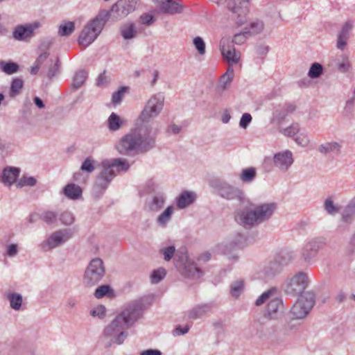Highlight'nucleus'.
<instances>
[{
    "instance_id": "obj_8",
    "label": "nucleus",
    "mask_w": 355,
    "mask_h": 355,
    "mask_svg": "<svg viewBox=\"0 0 355 355\" xmlns=\"http://www.w3.org/2000/svg\"><path fill=\"white\" fill-rule=\"evenodd\" d=\"M309 284L307 275L304 272H298L291 277L288 278L284 284V291L286 294L295 297L303 295Z\"/></svg>"
},
{
    "instance_id": "obj_26",
    "label": "nucleus",
    "mask_w": 355,
    "mask_h": 355,
    "mask_svg": "<svg viewBox=\"0 0 355 355\" xmlns=\"http://www.w3.org/2000/svg\"><path fill=\"white\" fill-rule=\"evenodd\" d=\"M124 124V121L116 113L112 112L107 120V125L110 132L119 130Z\"/></svg>"
},
{
    "instance_id": "obj_27",
    "label": "nucleus",
    "mask_w": 355,
    "mask_h": 355,
    "mask_svg": "<svg viewBox=\"0 0 355 355\" xmlns=\"http://www.w3.org/2000/svg\"><path fill=\"white\" fill-rule=\"evenodd\" d=\"M264 28L263 22L261 20H256L252 21L249 27H245V33H248L249 36L254 35L260 33Z\"/></svg>"
},
{
    "instance_id": "obj_43",
    "label": "nucleus",
    "mask_w": 355,
    "mask_h": 355,
    "mask_svg": "<svg viewBox=\"0 0 355 355\" xmlns=\"http://www.w3.org/2000/svg\"><path fill=\"white\" fill-rule=\"evenodd\" d=\"M166 275V271L163 268H159L153 271L151 274V281L153 283L157 284L161 282Z\"/></svg>"
},
{
    "instance_id": "obj_50",
    "label": "nucleus",
    "mask_w": 355,
    "mask_h": 355,
    "mask_svg": "<svg viewBox=\"0 0 355 355\" xmlns=\"http://www.w3.org/2000/svg\"><path fill=\"white\" fill-rule=\"evenodd\" d=\"M277 291L275 288H271L266 292H263L255 301V305L260 306L263 304L266 300Z\"/></svg>"
},
{
    "instance_id": "obj_32",
    "label": "nucleus",
    "mask_w": 355,
    "mask_h": 355,
    "mask_svg": "<svg viewBox=\"0 0 355 355\" xmlns=\"http://www.w3.org/2000/svg\"><path fill=\"white\" fill-rule=\"evenodd\" d=\"M173 207H168L163 213H162L157 219V223L162 227H166V224L171 220L173 214Z\"/></svg>"
},
{
    "instance_id": "obj_51",
    "label": "nucleus",
    "mask_w": 355,
    "mask_h": 355,
    "mask_svg": "<svg viewBox=\"0 0 355 355\" xmlns=\"http://www.w3.org/2000/svg\"><path fill=\"white\" fill-rule=\"evenodd\" d=\"M324 208L329 214H334L338 211V207L334 205L331 198H327L325 200Z\"/></svg>"
},
{
    "instance_id": "obj_19",
    "label": "nucleus",
    "mask_w": 355,
    "mask_h": 355,
    "mask_svg": "<svg viewBox=\"0 0 355 355\" xmlns=\"http://www.w3.org/2000/svg\"><path fill=\"white\" fill-rule=\"evenodd\" d=\"M221 54L223 57L232 65L233 64H237L240 60V53L236 51L233 46H226L225 44L220 43V47Z\"/></svg>"
},
{
    "instance_id": "obj_57",
    "label": "nucleus",
    "mask_w": 355,
    "mask_h": 355,
    "mask_svg": "<svg viewBox=\"0 0 355 355\" xmlns=\"http://www.w3.org/2000/svg\"><path fill=\"white\" fill-rule=\"evenodd\" d=\"M280 265L276 262H270L269 266L266 268V273L268 275H274L280 272Z\"/></svg>"
},
{
    "instance_id": "obj_61",
    "label": "nucleus",
    "mask_w": 355,
    "mask_h": 355,
    "mask_svg": "<svg viewBox=\"0 0 355 355\" xmlns=\"http://www.w3.org/2000/svg\"><path fill=\"white\" fill-rule=\"evenodd\" d=\"M295 142L302 146H306L309 144V139L306 134H300L299 135H297L295 138Z\"/></svg>"
},
{
    "instance_id": "obj_22",
    "label": "nucleus",
    "mask_w": 355,
    "mask_h": 355,
    "mask_svg": "<svg viewBox=\"0 0 355 355\" xmlns=\"http://www.w3.org/2000/svg\"><path fill=\"white\" fill-rule=\"evenodd\" d=\"M19 169L15 167H9L3 169L1 181L8 186L14 183L19 175Z\"/></svg>"
},
{
    "instance_id": "obj_46",
    "label": "nucleus",
    "mask_w": 355,
    "mask_h": 355,
    "mask_svg": "<svg viewBox=\"0 0 355 355\" xmlns=\"http://www.w3.org/2000/svg\"><path fill=\"white\" fill-rule=\"evenodd\" d=\"M355 214V202H350L345 209L342 218L345 222L351 220L352 216Z\"/></svg>"
},
{
    "instance_id": "obj_60",
    "label": "nucleus",
    "mask_w": 355,
    "mask_h": 355,
    "mask_svg": "<svg viewBox=\"0 0 355 355\" xmlns=\"http://www.w3.org/2000/svg\"><path fill=\"white\" fill-rule=\"evenodd\" d=\"M125 89V87H123L118 91L113 93L112 101L114 103L118 104L121 101Z\"/></svg>"
},
{
    "instance_id": "obj_41",
    "label": "nucleus",
    "mask_w": 355,
    "mask_h": 355,
    "mask_svg": "<svg viewBox=\"0 0 355 355\" xmlns=\"http://www.w3.org/2000/svg\"><path fill=\"white\" fill-rule=\"evenodd\" d=\"M165 198L162 195L155 196L150 205V209L153 211H159L164 205Z\"/></svg>"
},
{
    "instance_id": "obj_59",
    "label": "nucleus",
    "mask_w": 355,
    "mask_h": 355,
    "mask_svg": "<svg viewBox=\"0 0 355 355\" xmlns=\"http://www.w3.org/2000/svg\"><path fill=\"white\" fill-rule=\"evenodd\" d=\"M351 67L348 58H344L342 62L337 64V69L342 73H346Z\"/></svg>"
},
{
    "instance_id": "obj_45",
    "label": "nucleus",
    "mask_w": 355,
    "mask_h": 355,
    "mask_svg": "<svg viewBox=\"0 0 355 355\" xmlns=\"http://www.w3.org/2000/svg\"><path fill=\"white\" fill-rule=\"evenodd\" d=\"M300 129L299 123H293L289 127L281 130V132L286 137H294L299 132Z\"/></svg>"
},
{
    "instance_id": "obj_49",
    "label": "nucleus",
    "mask_w": 355,
    "mask_h": 355,
    "mask_svg": "<svg viewBox=\"0 0 355 355\" xmlns=\"http://www.w3.org/2000/svg\"><path fill=\"white\" fill-rule=\"evenodd\" d=\"M94 169V160L90 157L86 158L80 166V170L83 172L92 173Z\"/></svg>"
},
{
    "instance_id": "obj_62",
    "label": "nucleus",
    "mask_w": 355,
    "mask_h": 355,
    "mask_svg": "<svg viewBox=\"0 0 355 355\" xmlns=\"http://www.w3.org/2000/svg\"><path fill=\"white\" fill-rule=\"evenodd\" d=\"M91 315L99 318L104 317L105 315V307L103 305H98L91 311Z\"/></svg>"
},
{
    "instance_id": "obj_2",
    "label": "nucleus",
    "mask_w": 355,
    "mask_h": 355,
    "mask_svg": "<svg viewBox=\"0 0 355 355\" xmlns=\"http://www.w3.org/2000/svg\"><path fill=\"white\" fill-rule=\"evenodd\" d=\"M144 309L143 299L133 301L105 328V336L112 337V342L117 345L122 344L128 336V333L125 330L130 328L142 316Z\"/></svg>"
},
{
    "instance_id": "obj_63",
    "label": "nucleus",
    "mask_w": 355,
    "mask_h": 355,
    "mask_svg": "<svg viewBox=\"0 0 355 355\" xmlns=\"http://www.w3.org/2000/svg\"><path fill=\"white\" fill-rule=\"evenodd\" d=\"M348 40H349V38L347 37L342 36L340 35H338L336 47L338 49L343 50L347 44Z\"/></svg>"
},
{
    "instance_id": "obj_1",
    "label": "nucleus",
    "mask_w": 355,
    "mask_h": 355,
    "mask_svg": "<svg viewBox=\"0 0 355 355\" xmlns=\"http://www.w3.org/2000/svg\"><path fill=\"white\" fill-rule=\"evenodd\" d=\"M156 135L151 124L141 123L123 135L116 144V149L126 156L146 153L155 146Z\"/></svg>"
},
{
    "instance_id": "obj_15",
    "label": "nucleus",
    "mask_w": 355,
    "mask_h": 355,
    "mask_svg": "<svg viewBox=\"0 0 355 355\" xmlns=\"http://www.w3.org/2000/svg\"><path fill=\"white\" fill-rule=\"evenodd\" d=\"M160 12L167 15L180 14L183 11V6L180 2L173 0H156Z\"/></svg>"
},
{
    "instance_id": "obj_28",
    "label": "nucleus",
    "mask_w": 355,
    "mask_h": 355,
    "mask_svg": "<svg viewBox=\"0 0 355 355\" xmlns=\"http://www.w3.org/2000/svg\"><path fill=\"white\" fill-rule=\"evenodd\" d=\"M7 298L10 302V307L14 310H19L22 304V296L17 293H10L7 295Z\"/></svg>"
},
{
    "instance_id": "obj_55",
    "label": "nucleus",
    "mask_w": 355,
    "mask_h": 355,
    "mask_svg": "<svg viewBox=\"0 0 355 355\" xmlns=\"http://www.w3.org/2000/svg\"><path fill=\"white\" fill-rule=\"evenodd\" d=\"M353 28V23L352 21H347L344 23L340 31L339 32L338 35H340L342 36L347 37L349 38V33Z\"/></svg>"
},
{
    "instance_id": "obj_12",
    "label": "nucleus",
    "mask_w": 355,
    "mask_h": 355,
    "mask_svg": "<svg viewBox=\"0 0 355 355\" xmlns=\"http://www.w3.org/2000/svg\"><path fill=\"white\" fill-rule=\"evenodd\" d=\"M73 236L70 230H61L53 233L41 244L43 251L47 252L64 243Z\"/></svg>"
},
{
    "instance_id": "obj_10",
    "label": "nucleus",
    "mask_w": 355,
    "mask_h": 355,
    "mask_svg": "<svg viewBox=\"0 0 355 355\" xmlns=\"http://www.w3.org/2000/svg\"><path fill=\"white\" fill-rule=\"evenodd\" d=\"M327 245V239L323 236L315 237L306 243L302 248L301 255L304 261L309 262L315 257L318 251L322 250Z\"/></svg>"
},
{
    "instance_id": "obj_17",
    "label": "nucleus",
    "mask_w": 355,
    "mask_h": 355,
    "mask_svg": "<svg viewBox=\"0 0 355 355\" xmlns=\"http://www.w3.org/2000/svg\"><path fill=\"white\" fill-rule=\"evenodd\" d=\"M219 195L227 200H237L242 201L243 193L239 189L227 184H223L218 188Z\"/></svg>"
},
{
    "instance_id": "obj_53",
    "label": "nucleus",
    "mask_w": 355,
    "mask_h": 355,
    "mask_svg": "<svg viewBox=\"0 0 355 355\" xmlns=\"http://www.w3.org/2000/svg\"><path fill=\"white\" fill-rule=\"evenodd\" d=\"M175 248L173 245L168 246L160 249V253L164 255V260L166 261H170L174 256Z\"/></svg>"
},
{
    "instance_id": "obj_4",
    "label": "nucleus",
    "mask_w": 355,
    "mask_h": 355,
    "mask_svg": "<svg viewBox=\"0 0 355 355\" xmlns=\"http://www.w3.org/2000/svg\"><path fill=\"white\" fill-rule=\"evenodd\" d=\"M109 17L108 12L101 11L89 24L84 27L78 37V44L84 46L91 44L103 30Z\"/></svg>"
},
{
    "instance_id": "obj_25",
    "label": "nucleus",
    "mask_w": 355,
    "mask_h": 355,
    "mask_svg": "<svg viewBox=\"0 0 355 355\" xmlns=\"http://www.w3.org/2000/svg\"><path fill=\"white\" fill-rule=\"evenodd\" d=\"M341 149V145L336 142V141H331V142H326L324 144H320L318 148V150L324 155L330 153H335L336 154H340Z\"/></svg>"
},
{
    "instance_id": "obj_37",
    "label": "nucleus",
    "mask_w": 355,
    "mask_h": 355,
    "mask_svg": "<svg viewBox=\"0 0 355 355\" xmlns=\"http://www.w3.org/2000/svg\"><path fill=\"white\" fill-rule=\"evenodd\" d=\"M257 176L256 169L250 167L245 168L242 171L240 178L243 182H251Z\"/></svg>"
},
{
    "instance_id": "obj_23",
    "label": "nucleus",
    "mask_w": 355,
    "mask_h": 355,
    "mask_svg": "<svg viewBox=\"0 0 355 355\" xmlns=\"http://www.w3.org/2000/svg\"><path fill=\"white\" fill-rule=\"evenodd\" d=\"M63 193L69 199L77 200L81 198L83 190L78 185L70 183L64 187Z\"/></svg>"
},
{
    "instance_id": "obj_9",
    "label": "nucleus",
    "mask_w": 355,
    "mask_h": 355,
    "mask_svg": "<svg viewBox=\"0 0 355 355\" xmlns=\"http://www.w3.org/2000/svg\"><path fill=\"white\" fill-rule=\"evenodd\" d=\"M249 0H228L227 8L230 17L238 25L243 24L249 12Z\"/></svg>"
},
{
    "instance_id": "obj_56",
    "label": "nucleus",
    "mask_w": 355,
    "mask_h": 355,
    "mask_svg": "<svg viewBox=\"0 0 355 355\" xmlns=\"http://www.w3.org/2000/svg\"><path fill=\"white\" fill-rule=\"evenodd\" d=\"M139 22L145 26H150L155 22L154 16L149 13H144L139 17Z\"/></svg>"
},
{
    "instance_id": "obj_16",
    "label": "nucleus",
    "mask_w": 355,
    "mask_h": 355,
    "mask_svg": "<svg viewBox=\"0 0 355 355\" xmlns=\"http://www.w3.org/2000/svg\"><path fill=\"white\" fill-rule=\"evenodd\" d=\"M276 208L277 204L275 202L263 203L257 206L254 210L259 224L268 220L272 216Z\"/></svg>"
},
{
    "instance_id": "obj_33",
    "label": "nucleus",
    "mask_w": 355,
    "mask_h": 355,
    "mask_svg": "<svg viewBox=\"0 0 355 355\" xmlns=\"http://www.w3.org/2000/svg\"><path fill=\"white\" fill-rule=\"evenodd\" d=\"M234 75V69L232 67H229L226 72L221 76L220 78V84L223 89H225L232 83Z\"/></svg>"
},
{
    "instance_id": "obj_39",
    "label": "nucleus",
    "mask_w": 355,
    "mask_h": 355,
    "mask_svg": "<svg viewBox=\"0 0 355 355\" xmlns=\"http://www.w3.org/2000/svg\"><path fill=\"white\" fill-rule=\"evenodd\" d=\"M323 73V67L318 62H314L311 64L308 75L311 78H319Z\"/></svg>"
},
{
    "instance_id": "obj_11",
    "label": "nucleus",
    "mask_w": 355,
    "mask_h": 355,
    "mask_svg": "<svg viewBox=\"0 0 355 355\" xmlns=\"http://www.w3.org/2000/svg\"><path fill=\"white\" fill-rule=\"evenodd\" d=\"M138 0H119L111 8L110 16L116 19L125 17L137 8Z\"/></svg>"
},
{
    "instance_id": "obj_35",
    "label": "nucleus",
    "mask_w": 355,
    "mask_h": 355,
    "mask_svg": "<svg viewBox=\"0 0 355 355\" xmlns=\"http://www.w3.org/2000/svg\"><path fill=\"white\" fill-rule=\"evenodd\" d=\"M18 64L9 61H1L0 62V69L6 74L11 75L16 73L19 70Z\"/></svg>"
},
{
    "instance_id": "obj_20",
    "label": "nucleus",
    "mask_w": 355,
    "mask_h": 355,
    "mask_svg": "<svg viewBox=\"0 0 355 355\" xmlns=\"http://www.w3.org/2000/svg\"><path fill=\"white\" fill-rule=\"evenodd\" d=\"M239 222L245 227H252L254 225L259 224L254 210L250 211H241L236 216Z\"/></svg>"
},
{
    "instance_id": "obj_64",
    "label": "nucleus",
    "mask_w": 355,
    "mask_h": 355,
    "mask_svg": "<svg viewBox=\"0 0 355 355\" xmlns=\"http://www.w3.org/2000/svg\"><path fill=\"white\" fill-rule=\"evenodd\" d=\"M189 330V326L186 325L185 327H182L181 326H178L174 330H173V335L174 336H180L184 335L187 334Z\"/></svg>"
},
{
    "instance_id": "obj_54",
    "label": "nucleus",
    "mask_w": 355,
    "mask_h": 355,
    "mask_svg": "<svg viewBox=\"0 0 355 355\" xmlns=\"http://www.w3.org/2000/svg\"><path fill=\"white\" fill-rule=\"evenodd\" d=\"M249 37L248 33H245V29L239 33H236L234 35L232 42L237 45H241L243 44L247 38Z\"/></svg>"
},
{
    "instance_id": "obj_18",
    "label": "nucleus",
    "mask_w": 355,
    "mask_h": 355,
    "mask_svg": "<svg viewBox=\"0 0 355 355\" xmlns=\"http://www.w3.org/2000/svg\"><path fill=\"white\" fill-rule=\"evenodd\" d=\"M293 162L292 153L286 150L278 153L274 156V164L282 171H286Z\"/></svg>"
},
{
    "instance_id": "obj_48",
    "label": "nucleus",
    "mask_w": 355,
    "mask_h": 355,
    "mask_svg": "<svg viewBox=\"0 0 355 355\" xmlns=\"http://www.w3.org/2000/svg\"><path fill=\"white\" fill-rule=\"evenodd\" d=\"M60 220L64 225H70L74 222L75 217L71 212L65 211L60 216Z\"/></svg>"
},
{
    "instance_id": "obj_21",
    "label": "nucleus",
    "mask_w": 355,
    "mask_h": 355,
    "mask_svg": "<svg viewBox=\"0 0 355 355\" xmlns=\"http://www.w3.org/2000/svg\"><path fill=\"white\" fill-rule=\"evenodd\" d=\"M196 199V194L191 191H183L177 198L176 204L179 209H184L192 203H193Z\"/></svg>"
},
{
    "instance_id": "obj_6",
    "label": "nucleus",
    "mask_w": 355,
    "mask_h": 355,
    "mask_svg": "<svg viewBox=\"0 0 355 355\" xmlns=\"http://www.w3.org/2000/svg\"><path fill=\"white\" fill-rule=\"evenodd\" d=\"M315 296L311 291H307L300 295L289 312L291 320L304 319L315 304Z\"/></svg>"
},
{
    "instance_id": "obj_34",
    "label": "nucleus",
    "mask_w": 355,
    "mask_h": 355,
    "mask_svg": "<svg viewBox=\"0 0 355 355\" xmlns=\"http://www.w3.org/2000/svg\"><path fill=\"white\" fill-rule=\"evenodd\" d=\"M75 30V24L72 21H64L58 28V35L61 37L70 35Z\"/></svg>"
},
{
    "instance_id": "obj_31",
    "label": "nucleus",
    "mask_w": 355,
    "mask_h": 355,
    "mask_svg": "<svg viewBox=\"0 0 355 355\" xmlns=\"http://www.w3.org/2000/svg\"><path fill=\"white\" fill-rule=\"evenodd\" d=\"M87 78V73L85 70L77 71L73 78L72 87L73 89L80 88L85 82Z\"/></svg>"
},
{
    "instance_id": "obj_36",
    "label": "nucleus",
    "mask_w": 355,
    "mask_h": 355,
    "mask_svg": "<svg viewBox=\"0 0 355 355\" xmlns=\"http://www.w3.org/2000/svg\"><path fill=\"white\" fill-rule=\"evenodd\" d=\"M283 306L282 300L280 298L275 297L270 301L267 306V312L272 318V315L275 314L278 309Z\"/></svg>"
},
{
    "instance_id": "obj_30",
    "label": "nucleus",
    "mask_w": 355,
    "mask_h": 355,
    "mask_svg": "<svg viewBox=\"0 0 355 355\" xmlns=\"http://www.w3.org/2000/svg\"><path fill=\"white\" fill-rule=\"evenodd\" d=\"M23 86L24 81L21 78H13L10 85L9 96L10 97H15L16 96L19 95L20 94L21 89L23 88Z\"/></svg>"
},
{
    "instance_id": "obj_3",
    "label": "nucleus",
    "mask_w": 355,
    "mask_h": 355,
    "mask_svg": "<svg viewBox=\"0 0 355 355\" xmlns=\"http://www.w3.org/2000/svg\"><path fill=\"white\" fill-rule=\"evenodd\" d=\"M102 166L103 170L98 175L94 185V195L98 198L103 195L112 180L115 177L114 168H116L119 171H126L130 165L125 159L117 158L112 161H103Z\"/></svg>"
},
{
    "instance_id": "obj_44",
    "label": "nucleus",
    "mask_w": 355,
    "mask_h": 355,
    "mask_svg": "<svg viewBox=\"0 0 355 355\" xmlns=\"http://www.w3.org/2000/svg\"><path fill=\"white\" fill-rule=\"evenodd\" d=\"M193 44L200 55H203L206 52V45L203 39L199 36L196 37L193 40Z\"/></svg>"
},
{
    "instance_id": "obj_52",
    "label": "nucleus",
    "mask_w": 355,
    "mask_h": 355,
    "mask_svg": "<svg viewBox=\"0 0 355 355\" xmlns=\"http://www.w3.org/2000/svg\"><path fill=\"white\" fill-rule=\"evenodd\" d=\"M296 110V106L293 103H285L279 113L282 119H284L287 115L293 113Z\"/></svg>"
},
{
    "instance_id": "obj_38",
    "label": "nucleus",
    "mask_w": 355,
    "mask_h": 355,
    "mask_svg": "<svg viewBox=\"0 0 355 355\" xmlns=\"http://www.w3.org/2000/svg\"><path fill=\"white\" fill-rule=\"evenodd\" d=\"M244 289V282L238 279L231 284L230 293L233 297H238Z\"/></svg>"
},
{
    "instance_id": "obj_5",
    "label": "nucleus",
    "mask_w": 355,
    "mask_h": 355,
    "mask_svg": "<svg viewBox=\"0 0 355 355\" xmlns=\"http://www.w3.org/2000/svg\"><path fill=\"white\" fill-rule=\"evenodd\" d=\"M105 275L103 261L100 258L92 259L87 266L83 282L86 287H94L98 284Z\"/></svg>"
},
{
    "instance_id": "obj_42",
    "label": "nucleus",
    "mask_w": 355,
    "mask_h": 355,
    "mask_svg": "<svg viewBox=\"0 0 355 355\" xmlns=\"http://www.w3.org/2000/svg\"><path fill=\"white\" fill-rule=\"evenodd\" d=\"M113 293L112 288L109 285H102L98 286L95 292L94 296L97 299H100L105 296L106 295H110Z\"/></svg>"
},
{
    "instance_id": "obj_29",
    "label": "nucleus",
    "mask_w": 355,
    "mask_h": 355,
    "mask_svg": "<svg viewBox=\"0 0 355 355\" xmlns=\"http://www.w3.org/2000/svg\"><path fill=\"white\" fill-rule=\"evenodd\" d=\"M121 34L125 40H130L134 38L137 35V31L134 24L130 23L121 26Z\"/></svg>"
},
{
    "instance_id": "obj_47",
    "label": "nucleus",
    "mask_w": 355,
    "mask_h": 355,
    "mask_svg": "<svg viewBox=\"0 0 355 355\" xmlns=\"http://www.w3.org/2000/svg\"><path fill=\"white\" fill-rule=\"evenodd\" d=\"M51 63L49 67L46 76L51 79L53 78L58 72L60 69V60L59 58L56 59V61L55 63H53L52 60L51 61Z\"/></svg>"
},
{
    "instance_id": "obj_58",
    "label": "nucleus",
    "mask_w": 355,
    "mask_h": 355,
    "mask_svg": "<svg viewBox=\"0 0 355 355\" xmlns=\"http://www.w3.org/2000/svg\"><path fill=\"white\" fill-rule=\"evenodd\" d=\"M252 120V116L249 113H244L239 121L240 127L243 129L247 128L249 124L251 123Z\"/></svg>"
},
{
    "instance_id": "obj_7",
    "label": "nucleus",
    "mask_w": 355,
    "mask_h": 355,
    "mask_svg": "<svg viewBox=\"0 0 355 355\" xmlns=\"http://www.w3.org/2000/svg\"><path fill=\"white\" fill-rule=\"evenodd\" d=\"M164 96L157 93L150 98L141 111L139 119L142 123H148L150 119L157 117L163 109Z\"/></svg>"
},
{
    "instance_id": "obj_24",
    "label": "nucleus",
    "mask_w": 355,
    "mask_h": 355,
    "mask_svg": "<svg viewBox=\"0 0 355 355\" xmlns=\"http://www.w3.org/2000/svg\"><path fill=\"white\" fill-rule=\"evenodd\" d=\"M211 309V305L209 304L198 305L189 311V318L193 320L200 318L209 312Z\"/></svg>"
},
{
    "instance_id": "obj_13",
    "label": "nucleus",
    "mask_w": 355,
    "mask_h": 355,
    "mask_svg": "<svg viewBox=\"0 0 355 355\" xmlns=\"http://www.w3.org/2000/svg\"><path fill=\"white\" fill-rule=\"evenodd\" d=\"M175 266L177 269L184 275L191 278H200L202 275V272L196 265L189 261L185 257V261L183 259H175Z\"/></svg>"
},
{
    "instance_id": "obj_40",
    "label": "nucleus",
    "mask_w": 355,
    "mask_h": 355,
    "mask_svg": "<svg viewBox=\"0 0 355 355\" xmlns=\"http://www.w3.org/2000/svg\"><path fill=\"white\" fill-rule=\"evenodd\" d=\"M40 218L48 225L54 223L58 218V214L53 211H46L43 212Z\"/></svg>"
},
{
    "instance_id": "obj_14",
    "label": "nucleus",
    "mask_w": 355,
    "mask_h": 355,
    "mask_svg": "<svg viewBox=\"0 0 355 355\" xmlns=\"http://www.w3.org/2000/svg\"><path fill=\"white\" fill-rule=\"evenodd\" d=\"M41 24L39 21L26 24L25 25H19L15 27L12 36L19 41L26 40L31 37L34 34V31L40 27Z\"/></svg>"
}]
</instances>
